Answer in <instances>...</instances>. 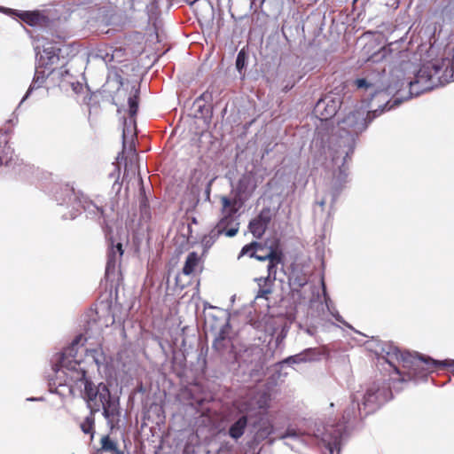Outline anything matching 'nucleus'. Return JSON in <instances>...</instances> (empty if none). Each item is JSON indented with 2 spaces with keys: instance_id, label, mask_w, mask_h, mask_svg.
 <instances>
[{
  "instance_id": "obj_1",
  "label": "nucleus",
  "mask_w": 454,
  "mask_h": 454,
  "mask_svg": "<svg viewBox=\"0 0 454 454\" xmlns=\"http://www.w3.org/2000/svg\"><path fill=\"white\" fill-rule=\"evenodd\" d=\"M82 396L91 413L103 411V416L109 421L119 415V401L111 395L105 383L96 385L92 381H86Z\"/></svg>"
},
{
  "instance_id": "obj_2",
  "label": "nucleus",
  "mask_w": 454,
  "mask_h": 454,
  "mask_svg": "<svg viewBox=\"0 0 454 454\" xmlns=\"http://www.w3.org/2000/svg\"><path fill=\"white\" fill-rule=\"evenodd\" d=\"M375 353L394 367L395 372L402 377V380H406L405 377H408L414 363H421L418 354L401 351L397 347L386 342L378 343Z\"/></svg>"
},
{
  "instance_id": "obj_3",
  "label": "nucleus",
  "mask_w": 454,
  "mask_h": 454,
  "mask_svg": "<svg viewBox=\"0 0 454 454\" xmlns=\"http://www.w3.org/2000/svg\"><path fill=\"white\" fill-rule=\"evenodd\" d=\"M383 110L378 111H368L364 107L356 108L353 111H350L340 121V128L347 131L350 136L349 139V146L348 150L346 152V156L344 158V161H346V158H350L354 153V136H357L358 134L364 131L369 123L373 121L377 116H379Z\"/></svg>"
},
{
  "instance_id": "obj_4",
  "label": "nucleus",
  "mask_w": 454,
  "mask_h": 454,
  "mask_svg": "<svg viewBox=\"0 0 454 454\" xmlns=\"http://www.w3.org/2000/svg\"><path fill=\"white\" fill-rule=\"evenodd\" d=\"M391 395L388 387L380 386L379 383H372L368 387L364 395L363 405L371 411L375 410L379 405L387 402Z\"/></svg>"
},
{
  "instance_id": "obj_5",
  "label": "nucleus",
  "mask_w": 454,
  "mask_h": 454,
  "mask_svg": "<svg viewBox=\"0 0 454 454\" xmlns=\"http://www.w3.org/2000/svg\"><path fill=\"white\" fill-rule=\"evenodd\" d=\"M421 363H414L411 371L406 380H413L419 378H425L428 373L435 370L443 368L447 365L445 362L434 360L429 356H419Z\"/></svg>"
},
{
  "instance_id": "obj_6",
  "label": "nucleus",
  "mask_w": 454,
  "mask_h": 454,
  "mask_svg": "<svg viewBox=\"0 0 454 454\" xmlns=\"http://www.w3.org/2000/svg\"><path fill=\"white\" fill-rule=\"evenodd\" d=\"M230 423L227 434L234 441L239 440L245 434L248 426V416L241 411L231 413L228 419Z\"/></svg>"
},
{
  "instance_id": "obj_7",
  "label": "nucleus",
  "mask_w": 454,
  "mask_h": 454,
  "mask_svg": "<svg viewBox=\"0 0 454 454\" xmlns=\"http://www.w3.org/2000/svg\"><path fill=\"white\" fill-rule=\"evenodd\" d=\"M271 221V211L270 207H263L260 213L253 218L248 224L249 231L256 239H261Z\"/></svg>"
},
{
  "instance_id": "obj_8",
  "label": "nucleus",
  "mask_w": 454,
  "mask_h": 454,
  "mask_svg": "<svg viewBox=\"0 0 454 454\" xmlns=\"http://www.w3.org/2000/svg\"><path fill=\"white\" fill-rule=\"evenodd\" d=\"M214 228V234L220 233L221 235L231 238L239 232V223L235 215H222V217Z\"/></svg>"
},
{
  "instance_id": "obj_9",
  "label": "nucleus",
  "mask_w": 454,
  "mask_h": 454,
  "mask_svg": "<svg viewBox=\"0 0 454 454\" xmlns=\"http://www.w3.org/2000/svg\"><path fill=\"white\" fill-rule=\"evenodd\" d=\"M90 319L98 324L100 328L107 327L114 322L110 306L100 304L90 310Z\"/></svg>"
},
{
  "instance_id": "obj_10",
  "label": "nucleus",
  "mask_w": 454,
  "mask_h": 454,
  "mask_svg": "<svg viewBox=\"0 0 454 454\" xmlns=\"http://www.w3.org/2000/svg\"><path fill=\"white\" fill-rule=\"evenodd\" d=\"M65 363L66 361L65 359H63L62 364L67 370L65 373L71 382H74V384L82 382L85 386L86 381H90V380L87 379L86 371L81 368L79 362L70 361L68 362V364H66Z\"/></svg>"
},
{
  "instance_id": "obj_11",
  "label": "nucleus",
  "mask_w": 454,
  "mask_h": 454,
  "mask_svg": "<svg viewBox=\"0 0 454 454\" xmlns=\"http://www.w3.org/2000/svg\"><path fill=\"white\" fill-rule=\"evenodd\" d=\"M339 104L337 101L331 99H320L315 106V112L319 115L321 120H328L333 117L338 111Z\"/></svg>"
},
{
  "instance_id": "obj_12",
  "label": "nucleus",
  "mask_w": 454,
  "mask_h": 454,
  "mask_svg": "<svg viewBox=\"0 0 454 454\" xmlns=\"http://www.w3.org/2000/svg\"><path fill=\"white\" fill-rule=\"evenodd\" d=\"M202 264V257L196 252H191L185 259L182 272L186 276H194L201 270Z\"/></svg>"
},
{
  "instance_id": "obj_13",
  "label": "nucleus",
  "mask_w": 454,
  "mask_h": 454,
  "mask_svg": "<svg viewBox=\"0 0 454 454\" xmlns=\"http://www.w3.org/2000/svg\"><path fill=\"white\" fill-rule=\"evenodd\" d=\"M220 201L222 204V215H235L242 205V203L239 202L237 197L229 198L227 196H221Z\"/></svg>"
},
{
  "instance_id": "obj_14",
  "label": "nucleus",
  "mask_w": 454,
  "mask_h": 454,
  "mask_svg": "<svg viewBox=\"0 0 454 454\" xmlns=\"http://www.w3.org/2000/svg\"><path fill=\"white\" fill-rule=\"evenodd\" d=\"M123 252L121 243L114 245L113 241L111 242V247L107 254L106 270L115 269L116 263L121 261Z\"/></svg>"
},
{
  "instance_id": "obj_15",
  "label": "nucleus",
  "mask_w": 454,
  "mask_h": 454,
  "mask_svg": "<svg viewBox=\"0 0 454 454\" xmlns=\"http://www.w3.org/2000/svg\"><path fill=\"white\" fill-rule=\"evenodd\" d=\"M308 283L307 276L301 271H294L289 277V286L293 295L299 294L300 290Z\"/></svg>"
},
{
  "instance_id": "obj_16",
  "label": "nucleus",
  "mask_w": 454,
  "mask_h": 454,
  "mask_svg": "<svg viewBox=\"0 0 454 454\" xmlns=\"http://www.w3.org/2000/svg\"><path fill=\"white\" fill-rule=\"evenodd\" d=\"M257 428L256 435L258 438L266 439L273 433V425L268 418L262 417L254 424Z\"/></svg>"
},
{
  "instance_id": "obj_17",
  "label": "nucleus",
  "mask_w": 454,
  "mask_h": 454,
  "mask_svg": "<svg viewBox=\"0 0 454 454\" xmlns=\"http://www.w3.org/2000/svg\"><path fill=\"white\" fill-rule=\"evenodd\" d=\"M256 281L258 282V292L256 294V298H265L268 299L269 294L272 293L271 289V282L273 281L269 277H262L260 278H257Z\"/></svg>"
},
{
  "instance_id": "obj_18",
  "label": "nucleus",
  "mask_w": 454,
  "mask_h": 454,
  "mask_svg": "<svg viewBox=\"0 0 454 454\" xmlns=\"http://www.w3.org/2000/svg\"><path fill=\"white\" fill-rule=\"evenodd\" d=\"M19 18L29 26L39 25L43 20L42 14L37 12L24 11L19 13Z\"/></svg>"
},
{
  "instance_id": "obj_19",
  "label": "nucleus",
  "mask_w": 454,
  "mask_h": 454,
  "mask_svg": "<svg viewBox=\"0 0 454 454\" xmlns=\"http://www.w3.org/2000/svg\"><path fill=\"white\" fill-rule=\"evenodd\" d=\"M101 449L112 454H123L121 451L118 450L116 442L113 441L109 435H105L101 438Z\"/></svg>"
},
{
  "instance_id": "obj_20",
  "label": "nucleus",
  "mask_w": 454,
  "mask_h": 454,
  "mask_svg": "<svg viewBox=\"0 0 454 454\" xmlns=\"http://www.w3.org/2000/svg\"><path fill=\"white\" fill-rule=\"evenodd\" d=\"M95 414L90 411V415L87 416L84 420L81 423V429L84 434H89L93 436L95 427Z\"/></svg>"
},
{
  "instance_id": "obj_21",
  "label": "nucleus",
  "mask_w": 454,
  "mask_h": 454,
  "mask_svg": "<svg viewBox=\"0 0 454 454\" xmlns=\"http://www.w3.org/2000/svg\"><path fill=\"white\" fill-rule=\"evenodd\" d=\"M250 187H251L250 192H253L255 187V185L252 186L251 177L249 176H243L238 182V185H237L238 193L239 195L244 194L247 192H248Z\"/></svg>"
},
{
  "instance_id": "obj_22",
  "label": "nucleus",
  "mask_w": 454,
  "mask_h": 454,
  "mask_svg": "<svg viewBox=\"0 0 454 454\" xmlns=\"http://www.w3.org/2000/svg\"><path fill=\"white\" fill-rule=\"evenodd\" d=\"M59 51L60 49L55 46L45 47L43 49V54L48 59L46 64H54L57 60H59Z\"/></svg>"
},
{
  "instance_id": "obj_23",
  "label": "nucleus",
  "mask_w": 454,
  "mask_h": 454,
  "mask_svg": "<svg viewBox=\"0 0 454 454\" xmlns=\"http://www.w3.org/2000/svg\"><path fill=\"white\" fill-rule=\"evenodd\" d=\"M139 90H136L135 94L129 98V114L130 117L136 116L138 111Z\"/></svg>"
},
{
  "instance_id": "obj_24",
  "label": "nucleus",
  "mask_w": 454,
  "mask_h": 454,
  "mask_svg": "<svg viewBox=\"0 0 454 454\" xmlns=\"http://www.w3.org/2000/svg\"><path fill=\"white\" fill-rule=\"evenodd\" d=\"M131 156L129 158V163L127 161L125 162V173L129 170H131L133 174H135L137 168H138L137 166V160H138V154L136 152L135 148L130 149Z\"/></svg>"
},
{
  "instance_id": "obj_25",
  "label": "nucleus",
  "mask_w": 454,
  "mask_h": 454,
  "mask_svg": "<svg viewBox=\"0 0 454 454\" xmlns=\"http://www.w3.org/2000/svg\"><path fill=\"white\" fill-rule=\"evenodd\" d=\"M11 132H12L11 129H0V147L4 144V152L6 151V153H8L9 152L12 153V151L11 150V147L8 145Z\"/></svg>"
},
{
  "instance_id": "obj_26",
  "label": "nucleus",
  "mask_w": 454,
  "mask_h": 454,
  "mask_svg": "<svg viewBox=\"0 0 454 454\" xmlns=\"http://www.w3.org/2000/svg\"><path fill=\"white\" fill-rule=\"evenodd\" d=\"M215 228H213L207 235H205L202 239V243L205 247H210L215 241L221 236L220 233H215Z\"/></svg>"
},
{
  "instance_id": "obj_27",
  "label": "nucleus",
  "mask_w": 454,
  "mask_h": 454,
  "mask_svg": "<svg viewBox=\"0 0 454 454\" xmlns=\"http://www.w3.org/2000/svg\"><path fill=\"white\" fill-rule=\"evenodd\" d=\"M45 82V76L43 72L36 71L35 74V77L33 79L32 84L29 88V90L40 88L43 82Z\"/></svg>"
},
{
  "instance_id": "obj_28",
  "label": "nucleus",
  "mask_w": 454,
  "mask_h": 454,
  "mask_svg": "<svg viewBox=\"0 0 454 454\" xmlns=\"http://www.w3.org/2000/svg\"><path fill=\"white\" fill-rule=\"evenodd\" d=\"M354 85L359 90H367L373 88V83L370 82L366 78H357L354 81Z\"/></svg>"
},
{
  "instance_id": "obj_29",
  "label": "nucleus",
  "mask_w": 454,
  "mask_h": 454,
  "mask_svg": "<svg viewBox=\"0 0 454 454\" xmlns=\"http://www.w3.org/2000/svg\"><path fill=\"white\" fill-rule=\"evenodd\" d=\"M268 261L270 263L279 264L282 262V254L276 250H270L267 254Z\"/></svg>"
},
{
  "instance_id": "obj_30",
  "label": "nucleus",
  "mask_w": 454,
  "mask_h": 454,
  "mask_svg": "<svg viewBox=\"0 0 454 454\" xmlns=\"http://www.w3.org/2000/svg\"><path fill=\"white\" fill-rule=\"evenodd\" d=\"M225 337L220 334L213 342V348L217 351H221L224 348Z\"/></svg>"
},
{
  "instance_id": "obj_31",
  "label": "nucleus",
  "mask_w": 454,
  "mask_h": 454,
  "mask_svg": "<svg viewBox=\"0 0 454 454\" xmlns=\"http://www.w3.org/2000/svg\"><path fill=\"white\" fill-rule=\"evenodd\" d=\"M260 247V244L256 241H253L251 242L250 244L248 245H246L245 247H243L242 250H241V254H247L251 252H253V250L256 247Z\"/></svg>"
},
{
  "instance_id": "obj_32",
  "label": "nucleus",
  "mask_w": 454,
  "mask_h": 454,
  "mask_svg": "<svg viewBox=\"0 0 454 454\" xmlns=\"http://www.w3.org/2000/svg\"><path fill=\"white\" fill-rule=\"evenodd\" d=\"M246 59V54L243 51H240L237 56L236 59V67L239 70H241L244 67Z\"/></svg>"
},
{
  "instance_id": "obj_33",
  "label": "nucleus",
  "mask_w": 454,
  "mask_h": 454,
  "mask_svg": "<svg viewBox=\"0 0 454 454\" xmlns=\"http://www.w3.org/2000/svg\"><path fill=\"white\" fill-rule=\"evenodd\" d=\"M277 266H278V264L269 262L268 267H267V270H268L267 277H269L272 280L276 279Z\"/></svg>"
},
{
  "instance_id": "obj_34",
  "label": "nucleus",
  "mask_w": 454,
  "mask_h": 454,
  "mask_svg": "<svg viewBox=\"0 0 454 454\" xmlns=\"http://www.w3.org/2000/svg\"><path fill=\"white\" fill-rule=\"evenodd\" d=\"M72 88H73V90L76 93V94H80V93H83V92H86L87 94H89V89L88 88H84L83 85L80 82H76V83H73L72 84Z\"/></svg>"
},
{
  "instance_id": "obj_35",
  "label": "nucleus",
  "mask_w": 454,
  "mask_h": 454,
  "mask_svg": "<svg viewBox=\"0 0 454 454\" xmlns=\"http://www.w3.org/2000/svg\"><path fill=\"white\" fill-rule=\"evenodd\" d=\"M82 339V336H77L71 343L70 347L65 351V354L71 355L72 351L74 349V348L79 344L80 340Z\"/></svg>"
},
{
  "instance_id": "obj_36",
  "label": "nucleus",
  "mask_w": 454,
  "mask_h": 454,
  "mask_svg": "<svg viewBox=\"0 0 454 454\" xmlns=\"http://www.w3.org/2000/svg\"><path fill=\"white\" fill-rule=\"evenodd\" d=\"M297 436V433L294 429L288 428L286 433L282 435V438L294 437Z\"/></svg>"
},
{
  "instance_id": "obj_37",
  "label": "nucleus",
  "mask_w": 454,
  "mask_h": 454,
  "mask_svg": "<svg viewBox=\"0 0 454 454\" xmlns=\"http://www.w3.org/2000/svg\"><path fill=\"white\" fill-rule=\"evenodd\" d=\"M250 256L251 257H254L255 259H257L258 261H261V262L268 260L267 254L260 255V254H256L254 253H252V254H250Z\"/></svg>"
},
{
  "instance_id": "obj_38",
  "label": "nucleus",
  "mask_w": 454,
  "mask_h": 454,
  "mask_svg": "<svg viewBox=\"0 0 454 454\" xmlns=\"http://www.w3.org/2000/svg\"><path fill=\"white\" fill-rule=\"evenodd\" d=\"M211 98V94L208 92V91H205L204 93H202L198 99H202V100H207L208 98Z\"/></svg>"
},
{
  "instance_id": "obj_39",
  "label": "nucleus",
  "mask_w": 454,
  "mask_h": 454,
  "mask_svg": "<svg viewBox=\"0 0 454 454\" xmlns=\"http://www.w3.org/2000/svg\"><path fill=\"white\" fill-rule=\"evenodd\" d=\"M90 99H91V95H88V96L84 97V98H83V102H84L85 104L89 105V104H90Z\"/></svg>"
},
{
  "instance_id": "obj_40",
  "label": "nucleus",
  "mask_w": 454,
  "mask_h": 454,
  "mask_svg": "<svg viewBox=\"0 0 454 454\" xmlns=\"http://www.w3.org/2000/svg\"><path fill=\"white\" fill-rule=\"evenodd\" d=\"M294 83H292L290 86L286 85V86L283 89V90H284V91H288L290 89H292V88L294 87Z\"/></svg>"
},
{
  "instance_id": "obj_41",
  "label": "nucleus",
  "mask_w": 454,
  "mask_h": 454,
  "mask_svg": "<svg viewBox=\"0 0 454 454\" xmlns=\"http://www.w3.org/2000/svg\"><path fill=\"white\" fill-rule=\"evenodd\" d=\"M186 3L190 5H192L193 4H195L196 2H198L199 0H185Z\"/></svg>"
},
{
  "instance_id": "obj_42",
  "label": "nucleus",
  "mask_w": 454,
  "mask_h": 454,
  "mask_svg": "<svg viewBox=\"0 0 454 454\" xmlns=\"http://www.w3.org/2000/svg\"><path fill=\"white\" fill-rule=\"evenodd\" d=\"M66 190L70 192H72V193L74 192V188L73 187L69 188L68 185H66Z\"/></svg>"
},
{
  "instance_id": "obj_43",
  "label": "nucleus",
  "mask_w": 454,
  "mask_h": 454,
  "mask_svg": "<svg viewBox=\"0 0 454 454\" xmlns=\"http://www.w3.org/2000/svg\"><path fill=\"white\" fill-rule=\"evenodd\" d=\"M3 164V159L0 157V167L2 166Z\"/></svg>"
},
{
  "instance_id": "obj_44",
  "label": "nucleus",
  "mask_w": 454,
  "mask_h": 454,
  "mask_svg": "<svg viewBox=\"0 0 454 454\" xmlns=\"http://www.w3.org/2000/svg\"><path fill=\"white\" fill-rule=\"evenodd\" d=\"M397 104H399V101L398 100H395L394 105H397Z\"/></svg>"
},
{
  "instance_id": "obj_45",
  "label": "nucleus",
  "mask_w": 454,
  "mask_h": 454,
  "mask_svg": "<svg viewBox=\"0 0 454 454\" xmlns=\"http://www.w3.org/2000/svg\"><path fill=\"white\" fill-rule=\"evenodd\" d=\"M357 2V0H353V4H356Z\"/></svg>"
}]
</instances>
